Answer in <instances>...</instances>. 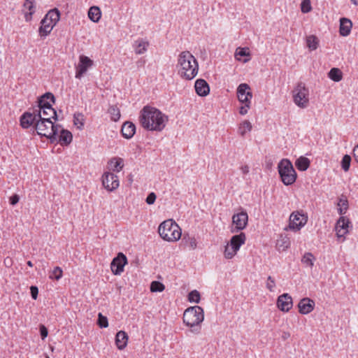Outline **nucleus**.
<instances>
[{
	"mask_svg": "<svg viewBox=\"0 0 358 358\" xmlns=\"http://www.w3.org/2000/svg\"><path fill=\"white\" fill-rule=\"evenodd\" d=\"M168 121V116L155 107L147 105L140 111V124L148 131H162Z\"/></svg>",
	"mask_w": 358,
	"mask_h": 358,
	"instance_id": "f257e3e1",
	"label": "nucleus"
},
{
	"mask_svg": "<svg viewBox=\"0 0 358 358\" xmlns=\"http://www.w3.org/2000/svg\"><path fill=\"white\" fill-rule=\"evenodd\" d=\"M176 68L181 78L190 80L196 76L199 64L196 58L189 51H183L178 55Z\"/></svg>",
	"mask_w": 358,
	"mask_h": 358,
	"instance_id": "f03ea898",
	"label": "nucleus"
},
{
	"mask_svg": "<svg viewBox=\"0 0 358 358\" xmlns=\"http://www.w3.org/2000/svg\"><path fill=\"white\" fill-rule=\"evenodd\" d=\"M61 128L60 124H55L50 118H38L35 124V130L38 135L45 136L50 139L51 143H55L57 141V134L59 129Z\"/></svg>",
	"mask_w": 358,
	"mask_h": 358,
	"instance_id": "7ed1b4c3",
	"label": "nucleus"
},
{
	"mask_svg": "<svg viewBox=\"0 0 358 358\" xmlns=\"http://www.w3.org/2000/svg\"><path fill=\"white\" fill-rule=\"evenodd\" d=\"M158 232L162 239L169 242L179 240L182 234L180 227L171 219L162 222L158 227Z\"/></svg>",
	"mask_w": 358,
	"mask_h": 358,
	"instance_id": "20e7f679",
	"label": "nucleus"
},
{
	"mask_svg": "<svg viewBox=\"0 0 358 358\" xmlns=\"http://www.w3.org/2000/svg\"><path fill=\"white\" fill-rule=\"evenodd\" d=\"M203 320V310L198 306L187 308L183 313V322L189 327L199 325Z\"/></svg>",
	"mask_w": 358,
	"mask_h": 358,
	"instance_id": "39448f33",
	"label": "nucleus"
},
{
	"mask_svg": "<svg viewBox=\"0 0 358 358\" xmlns=\"http://www.w3.org/2000/svg\"><path fill=\"white\" fill-rule=\"evenodd\" d=\"M278 169L284 185H290L296 181V173L289 159H282L278 164Z\"/></svg>",
	"mask_w": 358,
	"mask_h": 358,
	"instance_id": "423d86ee",
	"label": "nucleus"
},
{
	"mask_svg": "<svg viewBox=\"0 0 358 358\" xmlns=\"http://www.w3.org/2000/svg\"><path fill=\"white\" fill-rule=\"evenodd\" d=\"M294 103L301 108H305L309 103V90L306 85L300 82L292 90Z\"/></svg>",
	"mask_w": 358,
	"mask_h": 358,
	"instance_id": "0eeeda50",
	"label": "nucleus"
},
{
	"mask_svg": "<svg viewBox=\"0 0 358 358\" xmlns=\"http://www.w3.org/2000/svg\"><path fill=\"white\" fill-rule=\"evenodd\" d=\"M38 118H41L40 109L36 110L33 108L31 110H29L24 113L20 117V125L24 129H27L33 125L35 129V124Z\"/></svg>",
	"mask_w": 358,
	"mask_h": 358,
	"instance_id": "6e6552de",
	"label": "nucleus"
},
{
	"mask_svg": "<svg viewBox=\"0 0 358 358\" xmlns=\"http://www.w3.org/2000/svg\"><path fill=\"white\" fill-rule=\"evenodd\" d=\"M308 221V216L303 211H294L289 216V227L293 230H300Z\"/></svg>",
	"mask_w": 358,
	"mask_h": 358,
	"instance_id": "1a4fd4ad",
	"label": "nucleus"
},
{
	"mask_svg": "<svg viewBox=\"0 0 358 358\" xmlns=\"http://www.w3.org/2000/svg\"><path fill=\"white\" fill-rule=\"evenodd\" d=\"M248 215L246 211L234 214L232 217V224L231 231L232 233H238L239 231L244 229L248 225Z\"/></svg>",
	"mask_w": 358,
	"mask_h": 358,
	"instance_id": "9d476101",
	"label": "nucleus"
},
{
	"mask_svg": "<svg viewBox=\"0 0 358 358\" xmlns=\"http://www.w3.org/2000/svg\"><path fill=\"white\" fill-rule=\"evenodd\" d=\"M93 61L85 55H80L79 63L76 67V78L80 79L87 71L88 69L93 66Z\"/></svg>",
	"mask_w": 358,
	"mask_h": 358,
	"instance_id": "9b49d317",
	"label": "nucleus"
},
{
	"mask_svg": "<svg viewBox=\"0 0 358 358\" xmlns=\"http://www.w3.org/2000/svg\"><path fill=\"white\" fill-rule=\"evenodd\" d=\"M127 264V257L122 252L118 253L111 264L110 268L115 275H120L124 271V266Z\"/></svg>",
	"mask_w": 358,
	"mask_h": 358,
	"instance_id": "f8f14e48",
	"label": "nucleus"
},
{
	"mask_svg": "<svg viewBox=\"0 0 358 358\" xmlns=\"http://www.w3.org/2000/svg\"><path fill=\"white\" fill-rule=\"evenodd\" d=\"M102 184L107 190L113 191L119 187L118 177L113 173H104L102 176Z\"/></svg>",
	"mask_w": 358,
	"mask_h": 358,
	"instance_id": "ddd939ff",
	"label": "nucleus"
},
{
	"mask_svg": "<svg viewBox=\"0 0 358 358\" xmlns=\"http://www.w3.org/2000/svg\"><path fill=\"white\" fill-rule=\"evenodd\" d=\"M55 98L54 95L50 92H46L41 96L38 101V106L34 108L36 110L40 109V115H41V109H49L52 108V103H55Z\"/></svg>",
	"mask_w": 358,
	"mask_h": 358,
	"instance_id": "4468645a",
	"label": "nucleus"
},
{
	"mask_svg": "<svg viewBox=\"0 0 358 358\" xmlns=\"http://www.w3.org/2000/svg\"><path fill=\"white\" fill-rule=\"evenodd\" d=\"M250 90V86L246 83H242L239 85L237 88V96L240 102L248 103V101H250V99L252 97V94Z\"/></svg>",
	"mask_w": 358,
	"mask_h": 358,
	"instance_id": "2eb2a0df",
	"label": "nucleus"
},
{
	"mask_svg": "<svg viewBox=\"0 0 358 358\" xmlns=\"http://www.w3.org/2000/svg\"><path fill=\"white\" fill-rule=\"evenodd\" d=\"M292 299L289 294L285 293L278 296L277 306L280 310L288 312L292 308Z\"/></svg>",
	"mask_w": 358,
	"mask_h": 358,
	"instance_id": "dca6fc26",
	"label": "nucleus"
},
{
	"mask_svg": "<svg viewBox=\"0 0 358 358\" xmlns=\"http://www.w3.org/2000/svg\"><path fill=\"white\" fill-rule=\"evenodd\" d=\"M350 224L349 219L341 216L337 221L335 227L336 235L338 238L344 237L348 232V227Z\"/></svg>",
	"mask_w": 358,
	"mask_h": 358,
	"instance_id": "f3484780",
	"label": "nucleus"
},
{
	"mask_svg": "<svg viewBox=\"0 0 358 358\" xmlns=\"http://www.w3.org/2000/svg\"><path fill=\"white\" fill-rule=\"evenodd\" d=\"M299 312L302 315H306L312 312L315 307V301L309 298H303L300 300L299 304Z\"/></svg>",
	"mask_w": 358,
	"mask_h": 358,
	"instance_id": "a211bd4d",
	"label": "nucleus"
},
{
	"mask_svg": "<svg viewBox=\"0 0 358 358\" xmlns=\"http://www.w3.org/2000/svg\"><path fill=\"white\" fill-rule=\"evenodd\" d=\"M194 88L196 94L200 96H206L210 92V87L203 79H198L195 82Z\"/></svg>",
	"mask_w": 358,
	"mask_h": 358,
	"instance_id": "6ab92c4d",
	"label": "nucleus"
},
{
	"mask_svg": "<svg viewBox=\"0 0 358 358\" xmlns=\"http://www.w3.org/2000/svg\"><path fill=\"white\" fill-rule=\"evenodd\" d=\"M73 136L72 134L62 127L59 129V133L57 134V141L62 145H68L72 141Z\"/></svg>",
	"mask_w": 358,
	"mask_h": 358,
	"instance_id": "aec40b11",
	"label": "nucleus"
},
{
	"mask_svg": "<svg viewBox=\"0 0 358 358\" xmlns=\"http://www.w3.org/2000/svg\"><path fill=\"white\" fill-rule=\"evenodd\" d=\"M23 12L26 21H29L32 18V15L35 13V1L25 0L23 4Z\"/></svg>",
	"mask_w": 358,
	"mask_h": 358,
	"instance_id": "412c9836",
	"label": "nucleus"
},
{
	"mask_svg": "<svg viewBox=\"0 0 358 358\" xmlns=\"http://www.w3.org/2000/svg\"><path fill=\"white\" fill-rule=\"evenodd\" d=\"M121 132L125 138L129 139L134 136L136 132V126L131 122H125L122 126Z\"/></svg>",
	"mask_w": 358,
	"mask_h": 358,
	"instance_id": "4be33fe9",
	"label": "nucleus"
},
{
	"mask_svg": "<svg viewBox=\"0 0 358 358\" xmlns=\"http://www.w3.org/2000/svg\"><path fill=\"white\" fill-rule=\"evenodd\" d=\"M352 27V23L350 20L345 17L341 18L339 29L340 34L343 36H348L351 31Z\"/></svg>",
	"mask_w": 358,
	"mask_h": 358,
	"instance_id": "5701e85b",
	"label": "nucleus"
},
{
	"mask_svg": "<svg viewBox=\"0 0 358 358\" xmlns=\"http://www.w3.org/2000/svg\"><path fill=\"white\" fill-rule=\"evenodd\" d=\"M55 26L52 22L48 21V18H43L41 22V27L38 29L40 36L42 37L48 36Z\"/></svg>",
	"mask_w": 358,
	"mask_h": 358,
	"instance_id": "b1692460",
	"label": "nucleus"
},
{
	"mask_svg": "<svg viewBox=\"0 0 358 358\" xmlns=\"http://www.w3.org/2000/svg\"><path fill=\"white\" fill-rule=\"evenodd\" d=\"M128 342V336L124 331H120L115 336V344L119 350L126 348Z\"/></svg>",
	"mask_w": 358,
	"mask_h": 358,
	"instance_id": "393cba45",
	"label": "nucleus"
},
{
	"mask_svg": "<svg viewBox=\"0 0 358 358\" xmlns=\"http://www.w3.org/2000/svg\"><path fill=\"white\" fill-rule=\"evenodd\" d=\"M246 236L245 233L241 232L238 235H234L230 240V246H233L235 250H238L240 247L245 243Z\"/></svg>",
	"mask_w": 358,
	"mask_h": 358,
	"instance_id": "a878e982",
	"label": "nucleus"
},
{
	"mask_svg": "<svg viewBox=\"0 0 358 358\" xmlns=\"http://www.w3.org/2000/svg\"><path fill=\"white\" fill-rule=\"evenodd\" d=\"M108 165L115 172H120L124 167V160L122 158L115 157L110 159Z\"/></svg>",
	"mask_w": 358,
	"mask_h": 358,
	"instance_id": "bb28decb",
	"label": "nucleus"
},
{
	"mask_svg": "<svg viewBox=\"0 0 358 358\" xmlns=\"http://www.w3.org/2000/svg\"><path fill=\"white\" fill-rule=\"evenodd\" d=\"M101 12L99 7L92 6L88 10V17L94 22H98L101 18Z\"/></svg>",
	"mask_w": 358,
	"mask_h": 358,
	"instance_id": "cd10ccee",
	"label": "nucleus"
},
{
	"mask_svg": "<svg viewBox=\"0 0 358 358\" xmlns=\"http://www.w3.org/2000/svg\"><path fill=\"white\" fill-rule=\"evenodd\" d=\"M44 18H48V21L50 22H52L54 25L57 24V22L59 20L60 18V13L58 9L54 8L50 10L44 17Z\"/></svg>",
	"mask_w": 358,
	"mask_h": 358,
	"instance_id": "c85d7f7f",
	"label": "nucleus"
},
{
	"mask_svg": "<svg viewBox=\"0 0 358 358\" xmlns=\"http://www.w3.org/2000/svg\"><path fill=\"white\" fill-rule=\"evenodd\" d=\"M310 160L305 157H300L296 159L295 165L299 171H306L310 166Z\"/></svg>",
	"mask_w": 358,
	"mask_h": 358,
	"instance_id": "c756f323",
	"label": "nucleus"
},
{
	"mask_svg": "<svg viewBox=\"0 0 358 358\" xmlns=\"http://www.w3.org/2000/svg\"><path fill=\"white\" fill-rule=\"evenodd\" d=\"M306 45L310 50H315L319 45V39L315 35H310L306 37Z\"/></svg>",
	"mask_w": 358,
	"mask_h": 358,
	"instance_id": "7c9ffc66",
	"label": "nucleus"
},
{
	"mask_svg": "<svg viewBox=\"0 0 358 358\" xmlns=\"http://www.w3.org/2000/svg\"><path fill=\"white\" fill-rule=\"evenodd\" d=\"M329 78L334 82H339L343 78V73L338 68H332L329 73Z\"/></svg>",
	"mask_w": 358,
	"mask_h": 358,
	"instance_id": "2f4dec72",
	"label": "nucleus"
},
{
	"mask_svg": "<svg viewBox=\"0 0 358 358\" xmlns=\"http://www.w3.org/2000/svg\"><path fill=\"white\" fill-rule=\"evenodd\" d=\"M338 206H339V208L338 209V213L341 215L345 214L348 208V201L345 196L342 195L339 199Z\"/></svg>",
	"mask_w": 358,
	"mask_h": 358,
	"instance_id": "473e14b6",
	"label": "nucleus"
},
{
	"mask_svg": "<svg viewBox=\"0 0 358 358\" xmlns=\"http://www.w3.org/2000/svg\"><path fill=\"white\" fill-rule=\"evenodd\" d=\"M148 46V43L143 40L136 41L135 42V52L138 55L143 54Z\"/></svg>",
	"mask_w": 358,
	"mask_h": 358,
	"instance_id": "72a5a7b5",
	"label": "nucleus"
},
{
	"mask_svg": "<svg viewBox=\"0 0 358 358\" xmlns=\"http://www.w3.org/2000/svg\"><path fill=\"white\" fill-rule=\"evenodd\" d=\"M315 260V258L311 252H306L301 259V262L306 266L312 268Z\"/></svg>",
	"mask_w": 358,
	"mask_h": 358,
	"instance_id": "f704fd0d",
	"label": "nucleus"
},
{
	"mask_svg": "<svg viewBox=\"0 0 358 358\" xmlns=\"http://www.w3.org/2000/svg\"><path fill=\"white\" fill-rule=\"evenodd\" d=\"M182 241L192 250H195L197 247V241L194 236L185 235L182 238Z\"/></svg>",
	"mask_w": 358,
	"mask_h": 358,
	"instance_id": "c9c22d12",
	"label": "nucleus"
},
{
	"mask_svg": "<svg viewBox=\"0 0 358 358\" xmlns=\"http://www.w3.org/2000/svg\"><path fill=\"white\" fill-rule=\"evenodd\" d=\"M252 128L251 123L248 120H245L239 125L238 134L243 137L246 132L251 131Z\"/></svg>",
	"mask_w": 358,
	"mask_h": 358,
	"instance_id": "e433bc0d",
	"label": "nucleus"
},
{
	"mask_svg": "<svg viewBox=\"0 0 358 358\" xmlns=\"http://www.w3.org/2000/svg\"><path fill=\"white\" fill-rule=\"evenodd\" d=\"M108 113L110 115V118L113 121H117L120 118V111L117 106H110L108 110Z\"/></svg>",
	"mask_w": 358,
	"mask_h": 358,
	"instance_id": "4c0bfd02",
	"label": "nucleus"
},
{
	"mask_svg": "<svg viewBox=\"0 0 358 358\" xmlns=\"http://www.w3.org/2000/svg\"><path fill=\"white\" fill-rule=\"evenodd\" d=\"M41 113L43 115L42 118H50V120H51V119L57 120V111L53 108H49V109H41Z\"/></svg>",
	"mask_w": 358,
	"mask_h": 358,
	"instance_id": "58836bf2",
	"label": "nucleus"
},
{
	"mask_svg": "<svg viewBox=\"0 0 358 358\" xmlns=\"http://www.w3.org/2000/svg\"><path fill=\"white\" fill-rule=\"evenodd\" d=\"M84 115L82 113H75L73 115V123L79 129H83L84 126Z\"/></svg>",
	"mask_w": 358,
	"mask_h": 358,
	"instance_id": "ea45409f",
	"label": "nucleus"
},
{
	"mask_svg": "<svg viewBox=\"0 0 358 358\" xmlns=\"http://www.w3.org/2000/svg\"><path fill=\"white\" fill-rule=\"evenodd\" d=\"M238 251V250H235L233 246H230V243H227L224 251V257L229 259H231L236 255Z\"/></svg>",
	"mask_w": 358,
	"mask_h": 358,
	"instance_id": "a19ab883",
	"label": "nucleus"
},
{
	"mask_svg": "<svg viewBox=\"0 0 358 358\" xmlns=\"http://www.w3.org/2000/svg\"><path fill=\"white\" fill-rule=\"evenodd\" d=\"M200 299V293L196 289L191 291L188 294V300L189 302L198 303Z\"/></svg>",
	"mask_w": 358,
	"mask_h": 358,
	"instance_id": "79ce46f5",
	"label": "nucleus"
},
{
	"mask_svg": "<svg viewBox=\"0 0 358 358\" xmlns=\"http://www.w3.org/2000/svg\"><path fill=\"white\" fill-rule=\"evenodd\" d=\"M164 289V285L159 281H153L150 285V291L152 292H162Z\"/></svg>",
	"mask_w": 358,
	"mask_h": 358,
	"instance_id": "37998d69",
	"label": "nucleus"
},
{
	"mask_svg": "<svg viewBox=\"0 0 358 358\" xmlns=\"http://www.w3.org/2000/svg\"><path fill=\"white\" fill-rule=\"evenodd\" d=\"M351 157L348 155L343 156L341 161V167L345 171H348L350 166Z\"/></svg>",
	"mask_w": 358,
	"mask_h": 358,
	"instance_id": "c03bdc74",
	"label": "nucleus"
},
{
	"mask_svg": "<svg viewBox=\"0 0 358 358\" xmlns=\"http://www.w3.org/2000/svg\"><path fill=\"white\" fill-rule=\"evenodd\" d=\"M97 324L101 328H106L108 326L107 317L103 316L101 313L98 315Z\"/></svg>",
	"mask_w": 358,
	"mask_h": 358,
	"instance_id": "a18cd8bd",
	"label": "nucleus"
},
{
	"mask_svg": "<svg viewBox=\"0 0 358 358\" xmlns=\"http://www.w3.org/2000/svg\"><path fill=\"white\" fill-rule=\"evenodd\" d=\"M62 276V270L60 267L56 266L52 272V274L50 275V278L58 280Z\"/></svg>",
	"mask_w": 358,
	"mask_h": 358,
	"instance_id": "49530a36",
	"label": "nucleus"
},
{
	"mask_svg": "<svg viewBox=\"0 0 358 358\" xmlns=\"http://www.w3.org/2000/svg\"><path fill=\"white\" fill-rule=\"evenodd\" d=\"M301 12L303 13H309L312 10L310 0H303L301 4Z\"/></svg>",
	"mask_w": 358,
	"mask_h": 358,
	"instance_id": "de8ad7c7",
	"label": "nucleus"
},
{
	"mask_svg": "<svg viewBox=\"0 0 358 358\" xmlns=\"http://www.w3.org/2000/svg\"><path fill=\"white\" fill-rule=\"evenodd\" d=\"M275 287V280L271 276H268L267 278L266 288L270 292H273Z\"/></svg>",
	"mask_w": 358,
	"mask_h": 358,
	"instance_id": "09e8293b",
	"label": "nucleus"
},
{
	"mask_svg": "<svg viewBox=\"0 0 358 358\" xmlns=\"http://www.w3.org/2000/svg\"><path fill=\"white\" fill-rule=\"evenodd\" d=\"M156 198L157 196L155 193L151 192L148 195L145 201L148 205H152L155 203Z\"/></svg>",
	"mask_w": 358,
	"mask_h": 358,
	"instance_id": "8fccbe9b",
	"label": "nucleus"
},
{
	"mask_svg": "<svg viewBox=\"0 0 358 358\" xmlns=\"http://www.w3.org/2000/svg\"><path fill=\"white\" fill-rule=\"evenodd\" d=\"M244 106H242L239 109V113L241 115H245L248 113V108L250 107V101L243 102Z\"/></svg>",
	"mask_w": 358,
	"mask_h": 358,
	"instance_id": "3c124183",
	"label": "nucleus"
},
{
	"mask_svg": "<svg viewBox=\"0 0 358 358\" xmlns=\"http://www.w3.org/2000/svg\"><path fill=\"white\" fill-rule=\"evenodd\" d=\"M236 55H239L241 57L249 55V52L247 48H238L236 51Z\"/></svg>",
	"mask_w": 358,
	"mask_h": 358,
	"instance_id": "603ef678",
	"label": "nucleus"
},
{
	"mask_svg": "<svg viewBox=\"0 0 358 358\" xmlns=\"http://www.w3.org/2000/svg\"><path fill=\"white\" fill-rule=\"evenodd\" d=\"M30 292H31V297L36 300L38 297V289L36 286H31L30 287Z\"/></svg>",
	"mask_w": 358,
	"mask_h": 358,
	"instance_id": "864d4df0",
	"label": "nucleus"
},
{
	"mask_svg": "<svg viewBox=\"0 0 358 358\" xmlns=\"http://www.w3.org/2000/svg\"><path fill=\"white\" fill-rule=\"evenodd\" d=\"M40 333L42 339H44L47 337L48 332L47 328L44 325H41L40 327Z\"/></svg>",
	"mask_w": 358,
	"mask_h": 358,
	"instance_id": "5fc2aeb1",
	"label": "nucleus"
},
{
	"mask_svg": "<svg viewBox=\"0 0 358 358\" xmlns=\"http://www.w3.org/2000/svg\"><path fill=\"white\" fill-rule=\"evenodd\" d=\"M20 197L17 194H13L10 197V203L13 206L17 204L19 202Z\"/></svg>",
	"mask_w": 358,
	"mask_h": 358,
	"instance_id": "6e6d98bb",
	"label": "nucleus"
},
{
	"mask_svg": "<svg viewBox=\"0 0 358 358\" xmlns=\"http://www.w3.org/2000/svg\"><path fill=\"white\" fill-rule=\"evenodd\" d=\"M3 264H4L6 267L10 268V267L12 266V265L13 264V259L10 257H6L4 259Z\"/></svg>",
	"mask_w": 358,
	"mask_h": 358,
	"instance_id": "4d7b16f0",
	"label": "nucleus"
},
{
	"mask_svg": "<svg viewBox=\"0 0 358 358\" xmlns=\"http://www.w3.org/2000/svg\"><path fill=\"white\" fill-rule=\"evenodd\" d=\"M353 156L356 162H358V144L353 149Z\"/></svg>",
	"mask_w": 358,
	"mask_h": 358,
	"instance_id": "13d9d810",
	"label": "nucleus"
},
{
	"mask_svg": "<svg viewBox=\"0 0 358 358\" xmlns=\"http://www.w3.org/2000/svg\"><path fill=\"white\" fill-rule=\"evenodd\" d=\"M241 169L243 174H247L249 172V167L247 165L243 166Z\"/></svg>",
	"mask_w": 358,
	"mask_h": 358,
	"instance_id": "bf43d9fd",
	"label": "nucleus"
},
{
	"mask_svg": "<svg viewBox=\"0 0 358 358\" xmlns=\"http://www.w3.org/2000/svg\"><path fill=\"white\" fill-rule=\"evenodd\" d=\"M289 336H290V334H289V332H283L282 337V338H283L284 340H285V339H287V338H289Z\"/></svg>",
	"mask_w": 358,
	"mask_h": 358,
	"instance_id": "052dcab7",
	"label": "nucleus"
},
{
	"mask_svg": "<svg viewBox=\"0 0 358 358\" xmlns=\"http://www.w3.org/2000/svg\"><path fill=\"white\" fill-rule=\"evenodd\" d=\"M351 1L355 6H358V0H351Z\"/></svg>",
	"mask_w": 358,
	"mask_h": 358,
	"instance_id": "680f3d73",
	"label": "nucleus"
},
{
	"mask_svg": "<svg viewBox=\"0 0 358 358\" xmlns=\"http://www.w3.org/2000/svg\"><path fill=\"white\" fill-rule=\"evenodd\" d=\"M27 264V265H28L29 266H30V267H32V266H33V264H32V262H31V261H28Z\"/></svg>",
	"mask_w": 358,
	"mask_h": 358,
	"instance_id": "e2e57ef3",
	"label": "nucleus"
},
{
	"mask_svg": "<svg viewBox=\"0 0 358 358\" xmlns=\"http://www.w3.org/2000/svg\"><path fill=\"white\" fill-rule=\"evenodd\" d=\"M47 358H49V357H47Z\"/></svg>",
	"mask_w": 358,
	"mask_h": 358,
	"instance_id": "0e129e2a",
	"label": "nucleus"
}]
</instances>
